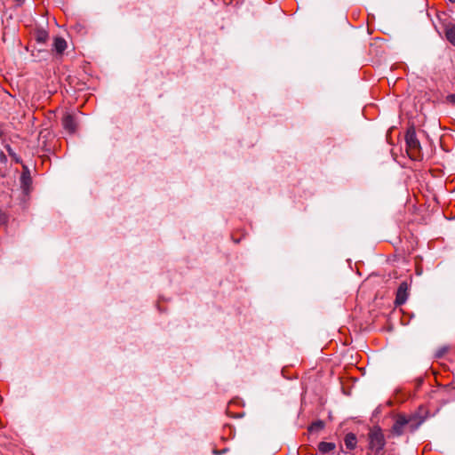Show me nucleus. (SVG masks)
<instances>
[{
  "label": "nucleus",
  "mask_w": 455,
  "mask_h": 455,
  "mask_svg": "<svg viewBox=\"0 0 455 455\" xmlns=\"http://www.w3.org/2000/svg\"><path fill=\"white\" fill-rule=\"evenodd\" d=\"M406 151L409 157L414 161H420L423 158L421 152V146L419 140L416 137L414 129L408 130L406 136Z\"/></svg>",
  "instance_id": "f257e3e1"
},
{
  "label": "nucleus",
  "mask_w": 455,
  "mask_h": 455,
  "mask_svg": "<svg viewBox=\"0 0 455 455\" xmlns=\"http://www.w3.org/2000/svg\"><path fill=\"white\" fill-rule=\"evenodd\" d=\"M370 449L376 452L380 451L385 446V438L379 428H374L369 433Z\"/></svg>",
  "instance_id": "f03ea898"
},
{
  "label": "nucleus",
  "mask_w": 455,
  "mask_h": 455,
  "mask_svg": "<svg viewBox=\"0 0 455 455\" xmlns=\"http://www.w3.org/2000/svg\"><path fill=\"white\" fill-rule=\"evenodd\" d=\"M408 291L409 284L406 281H403L400 283L395 296V304L396 306H401L404 304L408 299Z\"/></svg>",
  "instance_id": "7ed1b4c3"
},
{
  "label": "nucleus",
  "mask_w": 455,
  "mask_h": 455,
  "mask_svg": "<svg viewBox=\"0 0 455 455\" xmlns=\"http://www.w3.org/2000/svg\"><path fill=\"white\" fill-rule=\"evenodd\" d=\"M408 423L409 419H407L406 417L402 415L398 416L392 427V432L396 435H403Z\"/></svg>",
  "instance_id": "20e7f679"
},
{
  "label": "nucleus",
  "mask_w": 455,
  "mask_h": 455,
  "mask_svg": "<svg viewBox=\"0 0 455 455\" xmlns=\"http://www.w3.org/2000/svg\"><path fill=\"white\" fill-rule=\"evenodd\" d=\"M62 124L65 130L73 133L76 130V122L72 115H66L62 118Z\"/></svg>",
  "instance_id": "39448f33"
},
{
  "label": "nucleus",
  "mask_w": 455,
  "mask_h": 455,
  "mask_svg": "<svg viewBox=\"0 0 455 455\" xmlns=\"http://www.w3.org/2000/svg\"><path fill=\"white\" fill-rule=\"evenodd\" d=\"M344 443L348 450H354L357 443V439L355 434L348 433L344 438Z\"/></svg>",
  "instance_id": "423d86ee"
},
{
  "label": "nucleus",
  "mask_w": 455,
  "mask_h": 455,
  "mask_svg": "<svg viewBox=\"0 0 455 455\" xmlns=\"http://www.w3.org/2000/svg\"><path fill=\"white\" fill-rule=\"evenodd\" d=\"M445 37L446 39L455 46V25L449 24L445 27Z\"/></svg>",
  "instance_id": "0eeeda50"
},
{
  "label": "nucleus",
  "mask_w": 455,
  "mask_h": 455,
  "mask_svg": "<svg viewBox=\"0 0 455 455\" xmlns=\"http://www.w3.org/2000/svg\"><path fill=\"white\" fill-rule=\"evenodd\" d=\"M53 47L57 53L61 54L67 48V42L61 37H55Z\"/></svg>",
  "instance_id": "6e6552de"
},
{
  "label": "nucleus",
  "mask_w": 455,
  "mask_h": 455,
  "mask_svg": "<svg viewBox=\"0 0 455 455\" xmlns=\"http://www.w3.org/2000/svg\"><path fill=\"white\" fill-rule=\"evenodd\" d=\"M335 444L332 443L321 442L318 445V450L322 453H327L334 450Z\"/></svg>",
  "instance_id": "1a4fd4ad"
},
{
  "label": "nucleus",
  "mask_w": 455,
  "mask_h": 455,
  "mask_svg": "<svg viewBox=\"0 0 455 455\" xmlns=\"http://www.w3.org/2000/svg\"><path fill=\"white\" fill-rule=\"evenodd\" d=\"M323 427V423L322 421H317V422L313 423L310 426L309 430L310 431L318 430V429H322Z\"/></svg>",
  "instance_id": "9d476101"
},
{
  "label": "nucleus",
  "mask_w": 455,
  "mask_h": 455,
  "mask_svg": "<svg viewBox=\"0 0 455 455\" xmlns=\"http://www.w3.org/2000/svg\"><path fill=\"white\" fill-rule=\"evenodd\" d=\"M21 182H22L24 187H28L30 184V182H31V179H30L29 175L28 174L27 175L25 173L22 174V176H21Z\"/></svg>",
  "instance_id": "9b49d317"
},
{
  "label": "nucleus",
  "mask_w": 455,
  "mask_h": 455,
  "mask_svg": "<svg viewBox=\"0 0 455 455\" xmlns=\"http://www.w3.org/2000/svg\"><path fill=\"white\" fill-rule=\"evenodd\" d=\"M446 99L450 103L455 104V94H450Z\"/></svg>",
  "instance_id": "f8f14e48"
},
{
  "label": "nucleus",
  "mask_w": 455,
  "mask_h": 455,
  "mask_svg": "<svg viewBox=\"0 0 455 455\" xmlns=\"http://www.w3.org/2000/svg\"><path fill=\"white\" fill-rule=\"evenodd\" d=\"M46 36H47V34H46L45 32H44V33H42V34L38 36V40H40V41H45Z\"/></svg>",
  "instance_id": "ddd939ff"
},
{
  "label": "nucleus",
  "mask_w": 455,
  "mask_h": 455,
  "mask_svg": "<svg viewBox=\"0 0 455 455\" xmlns=\"http://www.w3.org/2000/svg\"><path fill=\"white\" fill-rule=\"evenodd\" d=\"M444 352H445V349L441 350L440 352H438L437 356L438 357L442 356Z\"/></svg>",
  "instance_id": "4468645a"
},
{
  "label": "nucleus",
  "mask_w": 455,
  "mask_h": 455,
  "mask_svg": "<svg viewBox=\"0 0 455 455\" xmlns=\"http://www.w3.org/2000/svg\"><path fill=\"white\" fill-rule=\"evenodd\" d=\"M451 3H455V0H449Z\"/></svg>",
  "instance_id": "2eb2a0df"
}]
</instances>
